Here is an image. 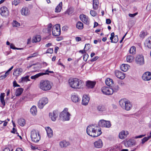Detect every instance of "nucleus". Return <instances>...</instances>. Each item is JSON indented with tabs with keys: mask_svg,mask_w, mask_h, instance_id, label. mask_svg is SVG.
I'll use <instances>...</instances> for the list:
<instances>
[{
	"mask_svg": "<svg viewBox=\"0 0 151 151\" xmlns=\"http://www.w3.org/2000/svg\"><path fill=\"white\" fill-rule=\"evenodd\" d=\"M68 82L70 86L73 88L78 89L82 88V81L77 78L70 79Z\"/></svg>",
	"mask_w": 151,
	"mask_h": 151,
	"instance_id": "1",
	"label": "nucleus"
},
{
	"mask_svg": "<svg viewBox=\"0 0 151 151\" xmlns=\"http://www.w3.org/2000/svg\"><path fill=\"white\" fill-rule=\"evenodd\" d=\"M40 88L44 91L50 90L52 88V84L47 80H42L40 81L39 86Z\"/></svg>",
	"mask_w": 151,
	"mask_h": 151,
	"instance_id": "2",
	"label": "nucleus"
},
{
	"mask_svg": "<svg viewBox=\"0 0 151 151\" xmlns=\"http://www.w3.org/2000/svg\"><path fill=\"white\" fill-rule=\"evenodd\" d=\"M119 103L120 106L126 110H130L132 107L131 103L126 99H121Z\"/></svg>",
	"mask_w": 151,
	"mask_h": 151,
	"instance_id": "3",
	"label": "nucleus"
},
{
	"mask_svg": "<svg viewBox=\"0 0 151 151\" xmlns=\"http://www.w3.org/2000/svg\"><path fill=\"white\" fill-rule=\"evenodd\" d=\"M31 137L32 141L35 142H38L40 139V136L38 131L35 130L31 132Z\"/></svg>",
	"mask_w": 151,
	"mask_h": 151,
	"instance_id": "4",
	"label": "nucleus"
},
{
	"mask_svg": "<svg viewBox=\"0 0 151 151\" xmlns=\"http://www.w3.org/2000/svg\"><path fill=\"white\" fill-rule=\"evenodd\" d=\"M67 108L64 109L60 114V117L62 118L63 121H68L70 119V114L68 111Z\"/></svg>",
	"mask_w": 151,
	"mask_h": 151,
	"instance_id": "5",
	"label": "nucleus"
},
{
	"mask_svg": "<svg viewBox=\"0 0 151 151\" xmlns=\"http://www.w3.org/2000/svg\"><path fill=\"white\" fill-rule=\"evenodd\" d=\"M52 32L54 36H58L60 35L61 33L60 25L57 24L54 25L52 27Z\"/></svg>",
	"mask_w": 151,
	"mask_h": 151,
	"instance_id": "6",
	"label": "nucleus"
},
{
	"mask_svg": "<svg viewBox=\"0 0 151 151\" xmlns=\"http://www.w3.org/2000/svg\"><path fill=\"white\" fill-rule=\"evenodd\" d=\"M98 125L100 127L106 128H109L111 126V122L109 121L101 119L99 122Z\"/></svg>",
	"mask_w": 151,
	"mask_h": 151,
	"instance_id": "7",
	"label": "nucleus"
},
{
	"mask_svg": "<svg viewBox=\"0 0 151 151\" xmlns=\"http://www.w3.org/2000/svg\"><path fill=\"white\" fill-rule=\"evenodd\" d=\"M48 102V100L47 98L46 97L42 98L39 100L38 104V107L40 109H42Z\"/></svg>",
	"mask_w": 151,
	"mask_h": 151,
	"instance_id": "8",
	"label": "nucleus"
},
{
	"mask_svg": "<svg viewBox=\"0 0 151 151\" xmlns=\"http://www.w3.org/2000/svg\"><path fill=\"white\" fill-rule=\"evenodd\" d=\"M136 63L139 65H142L144 64L143 56L142 55H138L135 58Z\"/></svg>",
	"mask_w": 151,
	"mask_h": 151,
	"instance_id": "9",
	"label": "nucleus"
},
{
	"mask_svg": "<svg viewBox=\"0 0 151 151\" xmlns=\"http://www.w3.org/2000/svg\"><path fill=\"white\" fill-rule=\"evenodd\" d=\"M101 91L102 93L106 95H111L113 93V91L112 88L107 87H103Z\"/></svg>",
	"mask_w": 151,
	"mask_h": 151,
	"instance_id": "10",
	"label": "nucleus"
},
{
	"mask_svg": "<svg viewBox=\"0 0 151 151\" xmlns=\"http://www.w3.org/2000/svg\"><path fill=\"white\" fill-rule=\"evenodd\" d=\"M95 127L93 125H89L87 127L86 129V132L89 136L92 137L93 135L94 134Z\"/></svg>",
	"mask_w": 151,
	"mask_h": 151,
	"instance_id": "11",
	"label": "nucleus"
},
{
	"mask_svg": "<svg viewBox=\"0 0 151 151\" xmlns=\"http://www.w3.org/2000/svg\"><path fill=\"white\" fill-rule=\"evenodd\" d=\"M143 80L145 81L150 80L151 79V74L150 72H146L142 76Z\"/></svg>",
	"mask_w": 151,
	"mask_h": 151,
	"instance_id": "12",
	"label": "nucleus"
},
{
	"mask_svg": "<svg viewBox=\"0 0 151 151\" xmlns=\"http://www.w3.org/2000/svg\"><path fill=\"white\" fill-rule=\"evenodd\" d=\"M0 14L3 16H6L9 14L7 8L5 6H3L0 9Z\"/></svg>",
	"mask_w": 151,
	"mask_h": 151,
	"instance_id": "13",
	"label": "nucleus"
},
{
	"mask_svg": "<svg viewBox=\"0 0 151 151\" xmlns=\"http://www.w3.org/2000/svg\"><path fill=\"white\" fill-rule=\"evenodd\" d=\"M80 18L82 22L85 24H89V20L88 19V17L86 15L83 14H81L80 16Z\"/></svg>",
	"mask_w": 151,
	"mask_h": 151,
	"instance_id": "14",
	"label": "nucleus"
},
{
	"mask_svg": "<svg viewBox=\"0 0 151 151\" xmlns=\"http://www.w3.org/2000/svg\"><path fill=\"white\" fill-rule=\"evenodd\" d=\"M116 76L118 78L121 79H124L125 77V74L122 72L116 70L115 72Z\"/></svg>",
	"mask_w": 151,
	"mask_h": 151,
	"instance_id": "15",
	"label": "nucleus"
},
{
	"mask_svg": "<svg viewBox=\"0 0 151 151\" xmlns=\"http://www.w3.org/2000/svg\"><path fill=\"white\" fill-rule=\"evenodd\" d=\"M49 115L51 120L53 121H55L58 116V114L57 111H54L52 113H50Z\"/></svg>",
	"mask_w": 151,
	"mask_h": 151,
	"instance_id": "16",
	"label": "nucleus"
},
{
	"mask_svg": "<svg viewBox=\"0 0 151 151\" xmlns=\"http://www.w3.org/2000/svg\"><path fill=\"white\" fill-rule=\"evenodd\" d=\"M135 141L133 139H129L125 143V145L127 147H130L135 145Z\"/></svg>",
	"mask_w": 151,
	"mask_h": 151,
	"instance_id": "17",
	"label": "nucleus"
},
{
	"mask_svg": "<svg viewBox=\"0 0 151 151\" xmlns=\"http://www.w3.org/2000/svg\"><path fill=\"white\" fill-rule=\"evenodd\" d=\"M70 145L69 142L66 140L61 141L59 143L60 147L62 148H65Z\"/></svg>",
	"mask_w": 151,
	"mask_h": 151,
	"instance_id": "18",
	"label": "nucleus"
},
{
	"mask_svg": "<svg viewBox=\"0 0 151 151\" xmlns=\"http://www.w3.org/2000/svg\"><path fill=\"white\" fill-rule=\"evenodd\" d=\"M129 134V132L128 131L125 132L124 131H122L120 132L119 135V138L121 139H125Z\"/></svg>",
	"mask_w": 151,
	"mask_h": 151,
	"instance_id": "19",
	"label": "nucleus"
},
{
	"mask_svg": "<svg viewBox=\"0 0 151 151\" xmlns=\"http://www.w3.org/2000/svg\"><path fill=\"white\" fill-rule=\"evenodd\" d=\"M94 131V134L93 135L92 137H97L100 135L102 133L101 129L99 127H96Z\"/></svg>",
	"mask_w": 151,
	"mask_h": 151,
	"instance_id": "20",
	"label": "nucleus"
},
{
	"mask_svg": "<svg viewBox=\"0 0 151 151\" xmlns=\"http://www.w3.org/2000/svg\"><path fill=\"white\" fill-rule=\"evenodd\" d=\"M94 144L95 147L98 148L102 147L103 145L101 139H99L97 141L95 142Z\"/></svg>",
	"mask_w": 151,
	"mask_h": 151,
	"instance_id": "21",
	"label": "nucleus"
},
{
	"mask_svg": "<svg viewBox=\"0 0 151 151\" xmlns=\"http://www.w3.org/2000/svg\"><path fill=\"white\" fill-rule=\"evenodd\" d=\"M89 99L90 98L87 95H83L82 99V104L84 105H87L88 104Z\"/></svg>",
	"mask_w": 151,
	"mask_h": 151,
	"instance_id": "22",
	"label": "nucleus"
},
{
	"mask_svg": "<svg viewBox=\"0 0 151 151\" xmlns=\"http://www.w3.org/2000/svg\"><path fill=\"white\" fill-rule=\"evenodd\" d=\"M23 71V70L21 68H18L15 70L13 73V75L16 76H18L20 75Z\"/></svg>",
	"mask_w": 151,
	"mask_h": 151,
	"instance_id": "23",
	"label": "nucleus"
},
{
	"mask_svg": "<svg viewBox=\"0 0 151 151\" xmlns=\"http://www.w3.org/2000/svg\"><path fill=\"white\" fill-rule=\"evenodd\" d=\"M21 14L23 15L27 16L29 14V11L27 7H23L21 10Z\"/></svg>",
	"mask_w": 151,
	"mask_h": 151,
	"instance_id": "24",
	"label": "nucleus"
},
{
	"mask_svg": "<svg viewBox=\"0 0 151 151\" xmlns=\"http://www.w3.org/2000/svg\"><path fill=\"white\" fill-rule=\"evenodd\" d=\"M144 45L145 47L151 49V37H149L145 40Z\"/></svg>",
	"mask_w": 151,
	"mask_h": 151,
	"instance_id": "25",
	"label": "nucleus"
},
{
	"mask_svg": "<svg viewBox=\"0 0 151 151\" xmlns=\"http://www.w3.org/2000/svg\"><path fill=\"white\" fill-rule=\"evenodd\" d=\"M96 83L95 81H88L86 82V85L88 88H92L94 87Z\"/></svg>",
	"mask_w": 151,
	"mask_h": 151,
	"instance_id": "26",
	"label": "nucleus"
},
{
	"mask_svg": "<svg viewBox=\"0 0 151 151\" xmlns=\"http://www.w3.org/2000/svg\"><path fill=\"white\" fill-rule=\"evenodd\" d=\"M49 73H40L38 74H37L34 76H31V78L32 79H35L39 77L45 75H48Z\"/></svg>",
	"mask_w": 151,
	"mask_h": 151,
	"instance_id": "27",
	"label": "nucleus"
},
{
	"mask_svg": "<svg viewBox=\"0 0 151 151\" xmlns=\"http://www.w3.org/2000/svg\"><path fill=\"white\" fill-rule=\"evenodd\" d=\"M71 98L73 101L75 103L78 102L80 101L78 95L75 94L72 95Z\"/></svg>",
	"mask_w": 151,
	"mask_h": 151,
	"instance_id": "28",
	"label": "nucleus"
},
{
	"mask_svg": "<svg viewBox=\"0 0 151 151\" xmlns=\"http://www.w3.org/2000/svg\"><path fill=\"white\" fill-rule=\"evenodd\" d=\"M45 129L48 137L49 138L51 137L53 135L52 130L49 127H46Z\"/></svg>",
	"mask_w": 151,
	"mask_h": 151,
	"instance_id": "29",
	"label": "nucleus"
},
{
	"mask_svg": "<svg viewBox=\"0 0 151 151\" xmlns=\"http://www.w3.org/2000/svg\"><path fill=\"white\" fill-rule=\"evenodd\" d=\"M106 85L109 86H112L113 85L114 82L113 80L110 78H107L105 81Z\"/></svg>",
	"mask_w": 151,
	"mask_h": 151,
	"instance_id": "30",
	"label": "nucleus"
},
{
	"mask_svg": "<svg viewBox=\"0 0 151 151\" xmlns=\"http://www.w3.org/2000/svg\"><path fill=\"white\" fill-rule=\"evenodd\" d=\"M30 112L32 115H35L37 113L36 106H33L30 109Z\"/></svg>",
	"mask_w": 151,
	"mask_h": 151,
	"instance_id": "31",
	"label": "nucleus"
},
{
	"mask_svg": "<svg viewBox=\"0 0 151 151\" xmlns=\"http://www.w3.org/2000/svg\"><path fill=\"white\" fill-rule=\"evenodd\" d=\"M130 66L127 64H122L121 66V70L124 71L126 72Z\"/></svg>",
	"mask_w": 151,
	"mask_h": 151,
	"instance_id": "32",
	"label": "nucleus"
},
{
	"mask_svg": "<svg viewBox=\"0 0 151 151\" xmlns=\"http://www.w3.org/2000/svg\"><path fill=\"white\" fill-rule=\"evenodd\" d=\"M5 96V93H1L0 96V99L2 105H3L2 107L5 106V101L4 100V97Z\"/></svg>",
	"mask_w": 151,
	"mask_h": 151,
	"instance_id": "33",
	"label": "nucleus"
},
{
	"mask_svg": "<svg viewBox=\"0 0 151 151\" xmlns=\"http://www.w3.org/2000/svg\"><path fill=\"white\" fill-rule=\"evenodd\" d=\"M62 8V2H60L57 6L55 9V12H60L61 9Z\"/></svg>",
	"mask_w": 151,
	"mask_h": 151,
	"instance_id": "34",
	"label": "nucleus"
},
{
	"mask_svg": "<svg viewBox=\"0 0 151 151\" xmlns=\"http://www.w3.org/2000/svg\"><path fill=\"white\" fill-rule=\"evenodd\" d=\"M99 2L98 0H93V8L94 10H96L98 8Z\"/></svg>",
	"mask_w": 151,
	"mask_h": 151,
	"instance_id": "35",
	"label": "nucleus"
},
{
	"mask_svg": "<svg viewBox=\"0 0 151 151\" xmlns=\"http://www.w3.org/2000/svg\"><path fill=\"white\" fill-rule=\"evenodd\" d=\"M41 40L40 37V35H37L35 37H34L32 39V42H39Z\"/></svg>",
	"mask_w": 151,
	"mask_h": 151,
	"instance_id": "36",
	"label": "nucleus"
},
{
	"mask_svg": "<svg viewBox=\"0 0 151 151\" xmlns=\"http://www.w3.org/2000/svg\"><path fill=\"white\" fill-rule=\"evenodd\" d=\"M97 110L99 111L102 112L106 110L105 106L103 105H99L97 106Z\"/></svg>",
	"mask_w": 151,
	"mask_h": 151,
	"instance_id": "37",
	"label": "nucleus"
},
{
	"mask_svg": "<svg viewBox=\"0 0 151 151\" xmlns=\"http://www.w3.org/2000/svg\"><path fill=\"white\" fill-rule=\"evenodd\" d=\"M23 91L22 88L17 89L16 91L15 95L16 96H19L21 95Z\"/></svg>",
	"mask_w": 151,
	"mask_h": 151,
	"instance_id": "38",
	"label": "nucleus"
},
{
	"mask_svg": "<svg viewBox=\"0 0 151 151\" xmlns=\"http://www.w3.org/2000/svg\"><path fill=\"white\" fill-rule=\"evenodd\" d=\"M134 57L133 56L129 55L127 56L126 60L127 62L131 63L133 61Z\"/></svg>",
	"mask_w": 151,
	"mask_h": 151,
	"instance_id": "39",
	"label": "nucleus"
},
{
	"mask_svg": "<svg viewBox=\"0 0 151 151\" xmlns=\"http://www.w3.org/2000/svg\"><path fill=\"white\" fill-rule=\"evenodd\" d=\"M18 124L21 126H24L25 124V120L23 119H20L18 121Z\"/></svg>",
	"mask_w": 151,
	"mask_h": 151,
	"instance_id": "40",
	"label": "nucleus"
},
{
	"mask_svg": "<svg viewBox=\"0 0 151 151\" xmlns=\"http://www.w3.org/2000/svg\"><path fill=\"white\" fill-rule=\"evenodd\" d=\"M76 27L79 29H82L83 28V24L80 22H78L76 24Z\"/></svg>",
	"mask_w": 151,
	"mask_h": 151,
	"instance_id": "41",
	"label": "nucleus"
},
{
	"mask_svg": "<svg viewBox=\"0 0 151 151\" xmlns=\"http://www.w3.org/2000/svg\"><path fill=\"white\" fill-rule=\"evenodd\" d=\"M129 52L130 54L132 55H134L136 53V48L134 46L131 47L129 50Z\"/></svg>",
	"mask_w": 151,
	"mask_h": 151,
	"instance_id": "42",
	"label": "nucleus"
},
{
	"mask_svg": "<svg viewBox=\"0 0 151 151\" xmlns=\"http://www.w3.org/2000/svg\"><path fill=\"white\" fill-rule=\"evenodd\" d=\"M151 138V135H150L148 136L147 137H145L142 139V144H144L146 142L148 141L150 138Z\"/></svg>",
	"mask_w": 151,
	"mask_h": 151,
	"instance_id": "43",
	"label": "nucleus"
},
{
	"mask_svg": "<svg viewBox=\"0 0 151 151\" xmlns=\"http://www.w3.org/2000/svg\"><path fill=\"white\" fill-rule=\"evenodd\" d=\"M52 27V25L50 23L48 25L47 28V31L48 33L50 34L51 32V29Z\"/></svg>",
	"mask_w": 151,
	"mask_h": 151,
	"instance_id": "44",
	"label": "nucleus"
},
{
	"mask_svg": "<svg viewBox=\"0 0 151 151\" xmlns=\"http://www.w3.org/2000/svg\"><path fill=\"white\" fill-rule=\"evenodd\" d=\"M12 25L13 27H17L20 26V24L16 21H14L12 23Z\"/></svg>",
	"mask_w": 151,
	"mask_h": 151,
	"instance_id": "45",
	"label": "nucleus"
},
{
	"mask_svg": "<svg viewBox=\"0 0 151 151\" xmlns=\"http://www.w3.org/2000/svg\"><path fill=\"white\" fill-rule=\"evenodd\" d=\"M29 76H27L25 77H22L21 78V81L22 82H25L29 81Z\"/></svg>",
	"mask_w": 151,
	"mask_h": 151,
	"instance_id": "46",
	"label": "nucleus"
},
{
	"mask_svg": "<svg viewBox=\"0 0 151 151\" xmlns=\"http://www.w3.org/2000/svg\"><path fill=\"white\" fill-rule=\"evenodd\" d=\"M112 89L113 90V92H116L119 90V88L118 85H116L114 86Z\"/></svg>",
	"mask_w": 151,
	"mask_h": 151,
	"instance_id": "47",
	"label": "nucleus"
},
{
	"mask_svg": "<svg viewBox=\"0 0 151 151\" xmlns=\"http://www.w3.org/2000/svg\"><path fill=\"white\" fill-rule=\"evenodd\" d=\"M91 48L90 45L89 44H86L84 49L86 51L88 50Z\"/></svg>",
	"mask_w": 151,
	"mask_h": 151,
	"instance_id": "48",
	"label": "nucleus"
},
{
	"mask_svg": "<svg viewBox=\"0 0 151 151\" xmlns=\"http://www.w3.org/2000/svg\"><path fill=\"white\" fill-rule=\"evenodd\" d=\"M20 2V1L19 0H14L12 2V4L17 6Z\"/></svg>",
	"mask_w": 151,
	"mask_h": 151,
	"instance_id": "49",
	"label": "nucleus"
},
{
	"mask_svg": "<svg viewBox=\"0 0 151 151\" xmlns=\"http://www.w3.org/2000/svg\"><path fill=\"white\" fill-rule=\"evenodd\" d=\"M73 12V9L72 8L68 9L66 12V13L68 14L69 15L71 14Z\"/></svg>",
	"mask_w": 151,
	"mask_h": 151,
	"instance_id": "50",
	"label": "nucleus"
},
{
	"mask_svg": "<svg viewBox=\"0 0 151 151\" xmlns=\"http://www.w3.org/2000/svg\"><path fill=\"white\" fill-rule=\"evenodd\" d=\"M114 41L113 43H116L118 41V37L117 35H115V37H114Z\"/></svg>",
	"mask_w": 151,
	"mask_h": 151,
	"instance_id": "51",
	"label": "nucleus"
},
{
	"mask_svg": "<svg viewBox=\"0 0 151 151\" xmlns=\"http://www.w3.org/2000/svg\"><path fill=\"white\" fill-rule=\"evenodd\" d=\"M91 14L93 17L95 16L97 14L96 12L93 10H91L90 12Z\"/></svg>",
	"mask_w": 151,
	"mask_h": 151,
	"instance_id": "52",
	"label": "nucleus"
},
{
	"mask_svg": "<svg viewBox=\"0 0 151 151\" xmlns=\"http://www.w3.org/2000/svg\"><path fill=\"white\" fill-rule=\"evenodd\" d=\"M88 57V55L87 54H85L83 56V60L84 61H86Z\"/></svg>",
	"mask_w": 151,
	"mask_h": 151,
	"instance_id": "53",
	"label": "nucleus"
},
{
	"mask_svg": "<svg viewBox=\"0 0 151 151\" xmlns=\"http://www.w3.org/2000/svg\"><path fill=\"white\" fill-rule=\"evenodd\" d=\"M53 52V50L52 48H49L47 50L46 52V53H52Z\"/></svg>",
	"mask_w": 151,
	"mask_h": 151,
	"instance_id": "54",
	"label": "nucleus"
},
{
	"mask_svg": "<svg viewBox=\"0 0 151 151\" xmlns=\"http://www.w3.org/2000/svg\"><path fill=\"white\" fill-rule=\"evenodd\" d=\"M8 75H7V74H6V73H5V74L4 75H2V76H0V79H1V80L4 79L5 78H6Z\"/></svg>",
	"mask_w": 151,
	"mask_h": 151,
	"instance_id": "55",
	"label": "nucleus"
},
{
	"mask_svg": "<svg viewBox=\"0 0 151 151\" xmlns=\"http://www.w3.org/2000/svg\"><path fill=\"white\" fill-rule=\"evenodd\" d=\"M10 98L8 97H7L6 99L5 100V104H9V103L11 102V101H10Z\"/></svg>",
	"mask_w": 151,
	"mask_h": 151,
	"instance_id": "56",
	"label": "nucleus"
},
{
	"mask_svg": "<svg viewBox=\"0 0 151 151\" xmlns=\"http://www.w3.org/2000/svg\"><path fill=\"white\" fill-rule=\"evenodd\" d=\"M145 33L144 32H141L139 36L141 37L144 38V37L145 36Z\"/></svg>",
	"mask_w": 151,
	"mask_h": 151,
	"instance_id": "57",
	"label": "nucleus"
},
{
	"mask_svg": "<svg viewBox=\"0 0 151 151\" xmlns=\"http://www.w3.org/2000/svg\"><path fill=\"white\" fill-rule=\"evenodd\" d=\"M13 86L14 87H20V86L19 85H18L16 81H14L13 82Z\"/></svg>",
	"mask_w": 151,
	"mask_h": 151,
	"instance_id": "58",
	"label": "nucleus"
},
{
	"mask_svg": "<svg viewBox=\"0 0 151 151\" xmlns=\"http://www.w3.org/2000/svg\"><path fill=\"white\" fill-rule=\"evenodd\" d=\"M137 14V12H136L133 14H129V15L130 17H133L136 16Z\"/></svg>",
	"mask_w": 151,
	"mask_h": 151,
	"instance_id": "59",
	"label": "nucleus"
},
{
	"mask_svg": "<svg viewBox=\"0 0 151 151\" xmlns=\"http://www.w3.org/2000/svg\"><path fill=\"white\" fill-rule=\"evenodd\" d=\"M10 48L11 49H13L15 50L16 49V47L14 46V45L13 44H11L10 45Z\"/></svg>",
	"mask_w": 151,
	"mask_h": 151,
	"instance_id": "60",
	"label": "nucleus"
},
{
	"mask_svg": "<svg viewBox=\"0 0 151 151\" xmlns=\"http://www.w3.org/2000/svg\"><path fill=\"white\" fill-rule=\"evenodd\" d=\"M111 22V21L110 19H107L106 20V23L107 24H110Z\"/></svg>",
	"mask_w": 151,
	"mask_h": 151,
	"instance_id": "61",
	"label": "nucleus"
},
{
	"mask_svg": "<svg viewBox=\"0 0 151 151\" xmlns=\"http://www.w3.org/2000/svg\"><path fill=\"white\" fill-rule=\"evenodd\" d=\"M86 51L85 50V49H84L83 50H80L79 51V52L81 53L82 54H84L86 53Z\"/></svg>",
	"mask_w": 151,
	"mask_h": 151,
	"instance_id": "62",
	"label": "nucleus"
},
{
	"mask_svg": "<svg viewBox=\"0 0 151 151\" xmlns=\"http://www.w3.org/2000/svg\"><path fill=\"white\" fill-rule=\"evenodd\" d=\"M98 58H99L98 57L96 56L95 58H92L91 60V61H92V62L96 60H97L98 59Z\"/></svg>",
	"mask_w": 151,
	"mask_h": 151,
	"instance_id": "63",
	"label": "nucleus"
},
{
	"mask_svg": "<svg viewBox=\"0 0 151 151\" xmlns=\"http://www.w3.org/2000/svg\"><path fill=\"white\" fill-rule=\"evenodd\" d=\"M75 39L77 42L80 41L81 40V38L79 37H76Z\"/></svg>",
	"mask_w": 151,
	"mask_h": 151,
	"instance_id": "64",
	"label": "nucleus"
}]
</instances>
